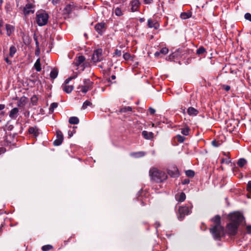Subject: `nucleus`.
<instances>
[{
  "label": "nucleus",
  "instance_id": "1",
  "mask_svg": "<svg viewBox=\"0 0 251 251\" xmlns=\"http://www.w3.org/2000/svg\"><path fill=\"white\" fill-rule=\"evenodd\" d=\"M212 221L214 225L210 228V232L215 240L219 241L224 235V227L221 225V217L218 215H216L212 219Z\"/></svg>",
  "mask_w": 251,
  "mask_h": 251
},
{
  "label": "nucleus",
  "instance_id": "2",
  "mask_svg": "<svg viewBox=\"0 0 251 251\" xmlns=\"http://www.w3.org/2000/svg\"><path fill=\"white\" fill-rule=\"evenodd\" d=\"M149 175L151 180L158 183L162 182L167 178V175L164 172L156 168H151L149 172Z\"/></svg>",
  "mask_w": 251,
  "mask_h": 251
},
{
  "label": "nucleus",
  "instance_id": "3",
  "mask_svg": "<svg viewBox=\"0 0 251 251\" xmlns=\"http://www.w3.org/2000/svg\"><path fill=\"white\" fill-rule=\"evenodd\" d=\"M49 16L44 10H39L36 13V22L39 26H42L48 24Z\"/></svg>",
  "mask_w": 251,
  "mask_h": 251
},
{
  "label": "nucleus",
  "instance_id": "4",
  "mask_svg": "<svg viewBox=\"0 0 251 251\" xmlns=\"http://www.w3.org/2000/svg\"><path fill=\"white\" fill-rule=\"evenodd\" d=\"M192 208V205L191 203L179 206L177 215L178 220L182 221L184 219L186 215L190 214L191 213Z\"/></svg>",
  "mask_w": 251,
  "mask_h": 251
},
{
  "label": "nucleus",
  "instance_id": "5",
  "mask_svg": "<svg viewBox=\"0 0 251 251\" xmlns=\"http://www.w3.org/2000/svg\"><path fill=\"white\" fill-rule=\"evenodd\" d=\"M230 218L231 223L237 224L238 226H239L244 219L243 215L238 212L231 213L230 215Z\"/></svg>",
  "mask_w": 251,
  "mask_h": 251
},
{
  "label": "nucleus",
  "instance_id": "6",
  "mask_svg": "<svg viewBox=\"0 0 251 251\" xmlns=\"http://www.w3.org/2000/svg\"><path fill=\"white\" fill-rule=\"evenodd\" d=\"M102 50L98 49L96 50L93 53L92 60L94 62H100L102 60Z\"/></svg>",
  "mask_w": 251,
  "mask_h": 251
},
{
  "label": "nucleus",
  "instance_id": "7",
  "mask_svg": "<svg viewBox=\"0 0 251 251\" xmlns=\"http://www.w3.org/2000/svg\"><path fill=\"white\" fill-rule=\"evenodd\" d=\"M239 226L234 223H229L227 225L226 229L228 234L230 235H235L237 233Z\"/></svg>",
  "mask_w": 251,
  "mask_h": 251
},
{
  "label": "nucleus",
  "instance_id": "8",
  "mask_svg": "<svg viewBox=\"0 0 251 251\" xmlns=\"http://www.w3.org/2000/svg\"><path fill=\"white\" fill-rule=\"evenodd\" d=\"M35 5L32 3H27L26 4L23 9V13L25 16H27L30 14L34 13L35 11Z\"/></svg>",
  "mask_w": 251,
  "mask_h": 251
},
{
  "label": "nucleus",
  "instance_id": "9",
  "mask_svg": "<svg viewBox=\"0 0 251 251\" xmlns=\"http://www.w3.org/2000/svg\"><path fill=\"white\" fill-rule=\"evenodd\" d=\"M168 174L172 177H177L179 175L178 169L176 166L170 167L168 169Z\"/></svg>",
  "mask_w": 251,
  "mask_h": 251
},
{
  "label": "nucleus",
  "instance_id": "10",
  "mask_svg": "<svg viewBox=\"0 0 251 251\" xmlns=\"http://www.w3.org/2000/svg\"><path fill=\"white\" fill-rule=\"evenodd\" d=\"M63 140V135L62 132L57 130L56 131V139L53 142V144L55 146H59L60 145Z\"/></svg>",
  "mask_w": 251,
  "mask_h": 251
},
{
  "label": "nucleus",
  "instance_id": "11",
  "mask_svg": "<svg viewBox=\"0 0 251 251\" xmlns=\"http://www.w3.org/2000/svg\"><path fill=\"white\" fill-rule=\"evenodd\" d=\"M95 28L99 34H102L105 29V23L101 22L97 24Z\"/></svg>",
  "mask_w": 251,
  "mask_h": 251
},
{
  "label": "nucleus",
  "instance_id": "12",
  "mask_svg": "<svg viewBox=\"0 0 251 251\" xmlns=\"http://www.w3.org/2000/svg\"><path fill=\"white\" fill-rule=\"evenodd\" d=\"M141 4L139 0H132L130 3L132 12H135L138 10Z\"/></svg>",
  "mask_w": 251,
  "mask_h": 251
},
{
  "label": "nucleus",
  "instance_id": "13",
  "mask_svg": "<svg viewBox=\"0 0 251 251\" xmlns=\"http://www.w3.org/2000/svg\"><path fill=\"white\" fill-rule=\"evenodd\" d=\"M74 8L75 5L74 2H71L69 4L66 5L63 9V12L65 14H69L71 13Z\"/></svg>",
  "mask_w": 251,
  "mask_h": 251
},
{
  "label": "nucleus",
  "instance_id": "14",
  "mask_svg": "<svg viewBox=\"0 0 251 251\" xmlns=\"http://www.w3.org/2000/svg\"><path fill=\"white\" fill-rule=\"evenodd\" d=\"M19 113V109L18 108L15 107L12 109L9 112V117L12 119H16Z\"/></svg>",
  "mask_w": 251,
  "mask_h": 251
},
{
  "label": "nucleus",
  "instance_id": "15",
  "mask_svg": "<svg viewBox=\"0 0 251 251\" xmlns=\"http://www.w3.org/2000/svg\"><path fill=\"white\" fill-rule=\"evenodd\" d=\"M176 200L178 202H183L186 199V195L184 192L177 193L175 195Z\"/></svg>",
  "mask_w": 251,
  "mask_h": 251
},
{
  "label": "nucleus",
  "instance_id": "16",
  "mask_svg": "<svg viewBox=\"0 0 251 251\" xmlns=\"http://www.w3.org/2000/svg\"><path fill=\"white\" fill-rule=\"evenodd\" d=\"M85 60V57L83 55H80L75 59L74 64L75 66L78 67L81 65Z\"/></svg>",
  "mask_w": 251,
  "mask_h": 251
},
{
  "label": "nucleus",
  "instance_id": "17",
  "mask_svg": "<svg viewBox=\"0 0 251 251\" xmlns=\"http://www.w3.org/2000/svg\"><path fill=\"white\" fill-rule=\"evenodd\" d=\"M148 25L150 28H154L155 29L158 28L159 25L152 19H149L148 20Z\"/></svg>",
  "mask_w": 251,
  "mask_h": 251
},
{
  "label": "nucleus",
  "instance_id": "18",
  "mask_svg": "<svg viewBox=\"0 0 251 251\" xmlns=\"http://www.w3.org/2000/svg\"><path fill=\"white\" fill-rule=\"evenodd\" d=\"M28 132L30 134H32L35 137H37L39 134V130L36 127H30L28 129Z\"/></svg>",
  "mask_w": 251,
  "mask_h": 251
},
{
  "label": "nucleus",
  "instance_id": "19",
  "mask_svg": "<svg viewBox=\"0 0 251 251\" xmlns=\"http://www.w3.org/2000/svg\"><path fill=\"white\" fill-rule=\"evenodd\" d=\"M187 113L191 116H196L199 113V111L193 107H189L187 109Z\"/></svg>",
  "mask_w": 251,
  "mask_h": 251
},
{
  "label": "nucleus",
  "instance_id": "20",
  "mask_svg": "<svg viewBox=\"0 0 251 251\" xmlns=\"http://www.w3.org/2000/svg\"><path fill=\"white\" fill-rule=\"evenodd\" d=\"M61 87L63 90L67 93H70L74 89L73 85L62 84Z\"/></svg>",
  "mask_w": 251,
  "mask_h": 251
},
{
  "label": "nucleus",
  "instance_id": "21",
  "mask_svg": "<svg viewBox=\"0 0 251 251\" xmlns=\"http://www.w3.org/2000/svg\"><path fill=\"white\" fill-rule=\"evenodd\" d=\"M142 136L146 139H151L153 137V134L151 132H148L147 131H143L142 132Z\"/></svg>",
  "mask_w": 251,
  "mask_h": 251
},
{
  "label": "nucleus",
  "instance_id": "22",
  "mask_svg": "<svg viewBox=\"0 0 251 251\" xmlns=\"http://www.w3.org/2000/svg\"><path fill=\"white\" fill-rule=\"evenodd\" d=\"M168 51H169V50L167 48H166V47L163 48L159 51H156L154 53V55L156 57H158L160 54H162L163 55H164L167 54Z\"/></svg>",
  "mask_w": 251,
  "mask_h": 251
},
{
  "label": "nucleus",
  "instance_id": "23",
  "mask_svg": "<svg viewBox=\"0 0 251 251\" xmlns=\"http://www.w3.org/2000/svg\"><path fill=\"white\" fill-rule=\"evenodd\" d=\"M6 29L7 31V35L8 36H10L11 33L14 31V27L10 25H6Z\"/></svg>",
  "mask_w": 251,
  "mask_h": 251
},
{
  "label": "nucleus",
  "instance_id": "24",
  "mask_svg": "<svg viewBox=\"0 0 251 251\" xmlns=\"http://www.w3.org/2000/svg\"><path fill=\"white\" fill-rule=\"evenodd\" d=\"M17 48L15 46H11L9 48V56L12 58L17 52Z\"/></svg>",
  "mask_w": 251,
  "mask_h": 251
},
{
  "label": "nucleus",
  "instance_id": "25",
  "mask_svg": "<svg viewBox=\"0 0 251 251\" xmlns=\"http://www.w3.org/2000/svg\"><path fill=\"white\" fill-rule=\"evenodd\" d=\"M79 122V119L76 117H71L69 120V123L72 125H77Z\"/></svg>",
  "mask_w": 251,
  "mask_h": 251
},
{
  "label": "nucleus",
  "instance_id": "26",
  "mask_svg": "<svg viewBox=\"0 0 251 251\" xmlns=\"http://www.w3.org/2000/svg\"><path fill=\"white\" fill-rule=\"evenodd\" d=\"M58 72L57 69L55 68L52 69L50 73V77L51 79H54L55 78H56L58 75Z\"/></svg>",
  "mask_w": 251,
  "mask_h": 251
},
{
  "label": "nucleus",
  "instance_id": "27",
  "mask_svg": "<svg viewBox=\"0 0 251 251\" xmlns=\"http://www.w3.org/2000/svg\"><path fill=\"white\" fill-rule=\"evenodd\" d=\"M192 16V13L189 12H183L180 14V18L183 20H186Z\"/></svg>",
  "mask_w": 251,
  "mask_h": 251
},
{
  "label": "nucleus",
  "instance_id": "28",
  "mask_svg": "<svg viewBox=\"0 0 251 251\" xmlns=\"http://www.w3.org/2000/svg\"><path fill=\"white\" fill-rule=\"evenodd\" d=\"M77 89L79 90L80 91L86 93H87L89 90H91V89L89 88L88 86L82 85L81 86H79L77 87Z\"/></svg>",
  "mask_w": 251,
  "mask_h": 251
},
{
  "label": "nucleus",
  "instance_id": "29",
  "mask_svg": "<svg viewBox=\"0 0 251 251\" xmlns=\"http://www.w3.org/2000/svg\"><path fill=\"white\" fill-rule=\"evenodd\" d=\"M34 68L37 72H40L41 70L40 59L38 58L34 64Z\"/></svg>",
  "mask_w": 251,
  "mask_h": 251
},
{
  "label": "nucleus",
  "instance_id": "30",
  "mask_svg": "<svg viewBox=\"0 0 251 251\" xmlns=\"http://www.w3.org/2000/svg\"><path fill=\"white\" fill-rule=\"evenodd\" d=\"M247 163V161L245 159L240 158L238 160L237 164L239 167H243Z\"/></svg>",
  "mask_w": 251,
  "mask_h": 251
},
{
  "label": "nucleus",
  "instance_id": "31",
  "mask_svg": "<svg viewBox=\"0 0 251 251\" xmlns=\"http://www.w3.org/2000/svg\"><path fill=\"white\" fill-rule=\"evenodd\" d=\"M83 85L88 86L89 88L92 89L93 82L89 79H85L83 81Z\"/></svg>",
  "mask_w": 251,
  "mask_h": 251
},
{
  "label": "nucleus",
  "instance_id": "32",
  "mask_svg": "<svg viewBox=\"0 0 251 251\" xmlns=\"http://www.w3.org/2000/svg\"><path fill=\"white\" fill-rule=\"evenodd\" d=\"M53 249V246L51 245H47L42 246V250L43 251H48Z\"/></svg>",
  "mask_w": 251,
  "mask_h": 251
},
{
  "label": "nucleus",
  "instance_id": "33",
  "mask_svg": "<svg viewBox=\"0 0 251 251\" xmlns=\"http://www.w3.org/2000/svg\"><path fill=\"white\" fill-rule=\"evenodd\" d=\"M206 52V50L203 47H201L197 50V54L198 55H201Z\"/></svg>",
  "mask_w": 251,
  "mask_h": 251
},
{
  "label": "nucleus",
  "instance_id": "34",
  "mask_svg": "<svg viewBox=\"0 0 251 251\" xmlns=\"http://www.w3.org/2000/svg\"><path fill=\"white\" fill-rule=\"evenodd\" d=\"M190 131V129L188 127H186L185 128H182L181 130V133L185 136H187L189 134Z\"/></svg>",
  "mask_w": 251,
  "mask_h": 251
},
{
  "label": "nucleus",
  "instance_id": "35",
  "mask_svg": "<svg viewBox=\"0 0 251 251\" xmlns=\"http://www.w3.org/2000/svg\"><path fill=\"white\" fill-rule=\"evenodd\" d=\"M115 14L117 16H121L123 14L121 9L119 7H117L115 8Z\"/></svg>",
  "mask_w": 251,
  "mask_h": 251
},
{
  "label": "nucleus",
  "instance_id": "36",
  "mask_svg": "<svg viewBox=\"0 0 251 251\" xmlns=\"http://www.w3.org/2000/svg\"><path fill=\"white\" fill-rule=\"evenodd\" d=\"M185 174L188 177H193L195 176V172L192 170H189L186 171Z\"/></svg>",
  "mask_w": 251,
  "mask_h": 251
},
{
  "label": "nucleus",
  "instance_id": "37",
  "mask_svg": "<svg viewBox=\"0 0 251 251\" xmlns=\"http://www.w3.org/2000/svg\"><path fill=\"white\" fill-rule=\"evenodd\" d=\"M145 153L143 151H139L137 152H134L131 154V155H134L135 157H142L145 155Z\"/></svg>",
  "mask_w": 251,
  "mask_h": 251
},
{
  "label": "nucleus",
  "instance_id": "38",
  "mask_svg": "<svg viewBox=\"0 0 251 251\" xmlns=\"http://www.w3.org/2000/svg\"><path fill=\"white\" fill-rule=\"evenodd\" d=\"M91 105L92 103L90 101H89V100H86L84 102L82 105V109H85L88 106H90Z\"/></svg>",
  "mask_w": 251,
  "mask_h": 251
},
{
  "label": "nucleus",
  "instance_id": "39",
  "mask_svg": "<svg viewBox=\"0 0 251 251\" xmlns=\"http://www.w3.org/2000/svg\"><path fill=\"white\" fill-rule=\"evenodd\" d=\"M176 138L177 141L179 143H183L185 139V137H184V136H182L180 135H177L176 136Z\"/></svg>",
  "mask_w": 251,
  "mask_h": 251
},
{
  "label": "nucleus",
  "instance_id": "40",
  "mask_svg": "<svg viewBox=\"0 0 251 251\" xmlns=\"http://www.w3.org/2000/svg\"><path fill=\"white\" fill-rule=\"evenodd\" d=\"M58 106V104L56 102L52 103L50 107V111L51 112H53L54 109L56 108Z\"/></svg>",
  "mask_w": 251,
  "mask_h": 251
},
{
  "label": "nucleus",
  "instance_id": "41",
  "mask_svg": "<svg viewBox=\"0 0 251 251\" xmlns=\"http://www.w3.org/2000/svg\"><path fill=\"white\" fill-rule=\"evenodd\" d=\"M229 152H227V153H226V152H224V155H226V156H227L228 157V158L227 159H223L222 160V162H226V164H228L230 162V157L229 156L228 154H229Z\"/></svg>",
  "mask_w": 251,
  "mask_h": 251
},
{
  "label": "nucleus",
  "instance_id": "42",
  "mask_svg": "<svg viewBox=\"0 0 251 251\" xmlns=\"http://www.w3.org/2000/svg\"><path fill=\"white\" fill-rule=\"evenodd\" d=\"M76 76H77V75H75L73 76L69 77V78H68L67 79H66L65 80L64 84H68L71 80L75 78L76 77Z\"/></svg>",
  "mask_w": 251,
  "mask_h": 251
},
{
  "label": "nucleus",
  "instance_id": "43",
  "mask_svg": "<svg viewBox=\"0 0 251 251\" xmlns=\"http://www.w3.org/2000/svg\"><path fill=\"white\" fill-rule=\"evenodd\" d=\"M132 110V108L130 106L124 107L121 109V112H126V111H131Z\"/></svg>",
  "mask_w": 251,
  "mask_h": 251
},
{
  "label": "nucleus",
  "instance_id": "44",
  "mask_svg": "<svg viewBox=\"0 0 251 251\" xmlns=\"http://www.w3.org/2000/svg\"><path fill=\"white\" fill-rule=\"evenodd\" d=\"M114 56H121V55H122V51L121 50H119L118 49H116L115 50V52L114 53Z\"/></svg>",
  "mask_w": 251,
  "mask_h": 251
},
{
  "label": "nucleus",
  "instance_id": "45",
  "mask_svg": "<svg viewBox=\"0 0 251 251\" xmlns=\"http://www.w3.org/2000/svg\"><path fill=\"white\" fill-rule=\"evenodd\" d=\"M33 39L35 42L36 47H39V43L38 42V37L35 34H34L33 35Z\"/></svg>",
  "mask_w": 251,
  "mask_h": 251
},
{
  "label": "nucleus",
  "instance_id": "46",
  "mask_svg": "<svg viewBox=\"0 0 251 251\" xmlns=\"http://www.w3.org/2000/svg\"><path fill=\"white\" fill-rule=\"evenodd\" d=\"M130 57V54L127 52L125 53L123 55V57L126 60H129Z\"/></svg>",
  "mask_w": 251,
  "mask_h": 251
},
{
  "label": "nucleus",
  "instance_id": "47",
  "mask_svg": "<svg viewBox=\"0 0 251 251\" xmlns=\"http://www.w3.org/2000/svg\"><path fill=\"white\" fill-rule=\"evenodd\" d=\"M245 18L250 22H251V14L249 13H247L245 15Z\"/></svg>",
  "mask_w": 251,
  "mask_h": 251
},
{
  "label": "nucleus",
  "instance_id": "48",
  "mask_svg": "<svg viewBox=\"0 0 251 251\" xmlns=\"http://www.w3.org/2000/svg\"><path fill=\"white\" fill-rule=\"evenodd\" d=\"M212 145L215 147H218L220 146V144L216 140H214L212 141Z\"/></svg>",
  "mask_w": 251,
  "mask_h": 251
},
{
  "label": "nucleus",
  "instance_id": "49",
  "mask_svg": "<svg viewBox=\"0 0 251 251\" xmlns=\"http://www.w3.org/2000/svg\"><path fill=\"white\" fill-rule=\"evenodd\" d=\"M247 190L248 192L251 193V181H249L247 184Z\"/></svg>",
  "mask_w": 251,
  "mask_h": 251
},
{
  "label": "nucleus",
  "instance_id": "50",
  "mask_svg": "<svg viewBox=\"0 0 251 251\" xmlns=\"http://www.w3.org/2000/svg\"><path fill=\"white\" fill-rule=\"evenodd\" d=\"M40 53V50L39 48V47H36L35 51V54L36 56H39Z\"/></svg>",
  "mask_w": 251,
  "mask_h": 251
},
{
  "label": "nucleus",
  "instance_id": "51",
  "mask_svg": "<svg viewBox=\"0 0 251 251\" xmlns=\"http://www.w3.org/2000/svg\"><path fill=\"white\" fill-rule=\"evenodd\" d=\"M189 182L190 180L188 178H186L182 180V184L184 185L188 184L189 183Z\"/></svg>",
  "mask_w": 251,
  "mask_h": 251
},
{
  "label": "nucleus",
  "instance_id": "52",
  "mask_svg": "<svg viewBox=\"0 0 251 251\" xmlns=\"http://www.w3.org/2000/svg\"><path fill=\"white\" fill-rule=\"evenodd\" d=\"M246 231H247V233H248V234L251 233V226H247Z\"/></svg>",
  "mask_w": 251,
  "mask_h": 251
},
{
  "label": "nucleus",
  "instance_id": "53",
  "mask_svg": "<svg viewBox=\"0 0 251 251\" xmlns=\"http://www.w3.org/2000/svg\"><path fill=\"white\" fill-rule=\"evenodd\" d=\"M4 60L5 61V62L9 65H10L12 63V62L11 61H10L7 56H5L4 57Z\"/></svg>",
  "mask_w": 251,
  "mask_h": 251
},
{
  "label": "nucleus",
  "instance_id": "54",
  "mask_svg": "<svg viewBox=\"0 0 251 251\" xmlns=\"http://www.w3.org/2000/svg\"><path fill=\"white\" fill-rule=\"evenodd\" d=\"M223 88L226 91H228L230 89V87L228 85H223Z\"/></svg>",
  "mask_w": 251,
  "mask_h": 251
},
{
  "label": "nucleus",
  "instance_id": "55",
  "mask_svg": "<svg viewBox=\"0 0 251 251\" xmlns=\"http://www.w3.org/2000/svg\"><path fill=\"white\" fill-rule=\"evenodd\" d=\"M149 111H150V114H153L155 112V109L152 108H151V107H150L149 108Z\"/></svg>",
  "mask_w": 251,
  "mask_h": 251
},
{
  "label": "nucleus",
  "instance_id": "56",
  "mask_svg": "<svg viewBox=\"0 0 251 251\" xmlns=\"http://www.w3.org/2000/svg\"><path fill=\"white\" fill-rule=\"evenodd\" d=\"M51 0V2L52 3V4L54 5L57 4L59 2V0Z\"/></svg>",
  "mask_w": 251,
  "mask_h": 251
},
{
  "label": "nucleus",
  "instance_id": "57",
  "mask_svg": "<svg viewBox=\"0 0 251 251\" xmlns=\"http://www.w3.org/2000/svg\"><path fill=\"white\" fill-rule=\"evenodd\" d=\"M153 0H144L145 4H150L152 2Z\"/></svg>",
  "mask_w": 251,
  "mask_h": 251
},
{
  "label": "nucleus",
  "instance_id": "58",
  "mask_svg": "<svg viewBox=\"0 0 251 251\" xmlns=\"http://www.w3.org/2000/svg\"><path fill=\"white\" fill-rule=\"evenodd\" d=\"M5 151V149L4 148H0V154L4 153Z\"/></svg>",
  "mask_w": 251,
  "mask_h": 251
},
{
  "label": "nucleus",
  "instance_id": "59",
  "mask_svg": "<svg viewBox=\"0 0 251 251\" xmlns=\"http://www.w3.org/2000/svg\"><path fill=\"white\" fill-rule=\"evenodd\" d=\"M5 108V105L0 104V110H2Z\"/></svg>",
  "mask_w": 251,
  "mask_h": 251
},
{
  "label": "nucleus",
  "instance_id": "60",
  "mask_svg": "<svg viewBox=\"0 0 251 251\" xmlns=\"http://www.w3.org/2000/svg\"><path fill=\"white\" fill-rule=\"evenodd\" d=\"M68 135H69V137H71L72 136V135H73V133L72 132V131H70H70H69V132H68Z\"/></svg>",
  "mask_w": 251,
  "mask_h": 251
},
{
  "label": "nucleus",
  "instance_id": "61",
  "mask_svg": "<svg viewBox=\"0 0 251 251\" xmlns=\"http://www.w3.org/2000/svg\"><path fill=\"white\" fill-rule=\"evenodd\" d=\"M111 78L112 79L114 80L116 78V76L115 75H112L111 76Z\"/></svg>",
  "mask_w": 251,
  "mask_h": 251
},
{
  "label": "nucleus",
  "instance_id": "62",
  "mask_svg": "<svg viewBox=\"0 0 251 251\" xmlns=\"http://www.w3.org/2000/svg\"><path fill=\"white\" fill-rule=\"evenodd\" d=\"M24 100H25V98H22L20 100V101L22 103L23 101H24Z\"/></svg>",
  "mask_w": 251,
  "mask_h": 251
},
{
  "label": "nucleus",
  "instance_id": "63",
  "mask_svg": "<svg viewBox=\"0 0 251 251\" xmlns=\"http://www.w3.org/2000/svg\"><path fill=\"white\" fill-rule=\"evenodd\" d=\"M21 102L19 101L18 102V106H21Z\"/></svg>",
  "mask_w": 251,
  "mask_h": 251
},
{
  "label": "nucleus",
  "instance_id": "64",
  "mask_svg": "<svg viewBox=\"0 0 251 251\" xmlns=\"http://www.w3.org/2000/svg\"><path fill=\"white\" fill-rule=\"evenodd\" d=\"M2 26V22L1 20H0V27Z\"/></svg>",
  "mask_w": 251,
  "mask_h": 251
}]
</instances>
